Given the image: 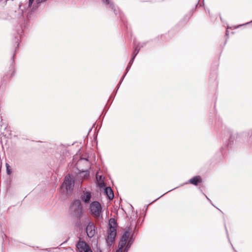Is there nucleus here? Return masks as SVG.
Segmentation results:
<instances>
[{
  "label": "nucleus",
  "instance_id": "20e7f679",
  "mask_svg": "<svg viewBox=\"0 0 252 252\" xmlns=\"http://www.w3.org/2000/svg\"><path fill=\"white\" fill-rule=\"evenodd\" d=\"M76 248L79 252H93L89 245L83 241H79L76 244Z\"/></svg>",
  "mask_w": 252,
  "mask_h": 252
},
{
  "label": "nucleus",
  "instance_id": "39448f33",
  "mask_svg": "<svg viewBox=\"0 0 252 252\" xmlns=\"http://www.w3.org/2000/svg\"><path fill=\"white\" fill-rule=\"evenodd\" d=\"M74 180L70 175L66 176L64 181L63 185V187H64L66 191L70 190L74 187Z\"/></svg>",
  "mask_w": 252,
  "mask_h": 252
},
{
  "label": "nucleus",
  "instance_id": "9b49d317",
  "mask_svg": "<svg viewBox=\"0 0 252 252\" xmlns=\"http://www.w3.org/2000/svg\"><path fill=\"white\" fill-rule=\"evenodd\" d=\"M6 170H7V174L8 175H10L12 172L11 169H10V167L8 163H6Z\"/></svg>",
  "mask_w": 252,
  "mask_h": 252
},
{
  "label": "nucleus",
  "instance_id": "f03ea898",
  "mask_svg": "<svg viewBox=\"0 0 252 252\" xmlns=\"http://www.w3.org/2000/svg\"><path fill=\"white\" fill-rule=\"evenodd\" d=\"M70 210L75 216H80L82 212V206L80 201L74 200L70 205Z\"/></svg>",
  "mask_w": 252,
  "mask_h": 252
},
{
  "label": "nucleus",
  "instance_id": "423d86ee",
  "mask_svg": "<svg viewBox=\"0 0 252 252\" xmlns=\"http://www.w3.org/2000/svg\"><path fill=\"white\" fill-rule=\"evenodd\" d=\"M116 234V226L110 225L107 230V240L112 242L115 238Z\"/></svg>",
  "mask_w": 252,
  "mask_h": 252
},
{
  "label": "nucleus",
  "instance_id": "aec40b11",
  "mask_svg": "<svg viewBox=\"0 0 252 252\" xmlns=\"http://www.w3.org/2000/svg\"><path fill=\"white\" fill-rule=\"evenodd\" d=\"M129 243H130V242H128V243L127 244H129ZM128 246H129V247H130V245H128Z\"/></svg>",
  "mask_w": 252,
  "mask_h": 252
},
{
  "label": "nucleus",
  "instance_id": "f257e3e1",
  "mask_svg": "<svg viewBox=\"0 0 252 252\" xmlns=\"http://www.w3.org/2000/svg\"><path fill=\"white\" fill-rule=\"evenodd\" d=\"M90 212L91 215L96 219L102 217V207L98 201L92 202L89 206Z\"/></svg>",
  "mask_w": 252,
  "mask_h": 252
},
{
  "label": "nucleus",
  "instance_id": "ddd939ff",
  "mask_svg": "<svg viewBox=\"0 0 252 252\" xmlns=\"http://www.w3.org/2000/svg\"><path fill=\"white\" fill-rule=\"evenodd\" d=\"M129 248V246H128V244H127L124 250V252H127Z\"/></svg>",
  "mask_w": 252,
  "mask_h": 252
},
{
  "label": "nucleus",
  "instance_id": "4468645a",
  "mask_svg": "<svg viewBox=\"0 0 252 252\" xmlns=\"http://www.w3.org/2000/svg\"><path fill=\"white\" fill-rule=\"evenodd\" d=\"M103 2H105L106 4H108L109 3V0H102Z\"/></svg>",
  "mask_w": 252,
  "mask_h": 252
},
{
  "label": "nucleus",
  "instance_id": "0eeeda50",
  "mask_svg": "<svg viewBox=\"0 0 252 252\" xmlns=\"http://www.w3.org/2000/svg\"><path fill=\"white\" fill-rule=\"evenodd\" d=\"M86 232L89 237H93L95 234V226L91 223H89L86 227Z\"/></svg>",
  "mask_w": 252,
  "mask_h": 252
},
{
  "label": "nucleus",
  "instance_id": "a211bd4d",
  "mask_svg": "<svg viewBox=\"0 0 252 252\" xmlns=\"http://www.w3.org/2000/svg\"><path fill=\"white\" fill-rule=\"evenodd\" d=\"M116 252H121L120 250H117Z\"/></svg>",
  "mask_w": 252,
  "mask_h": 252
},
{
  "label": "nucleus",
  "instance_id": "2eb2a0df",
  "mask_svg": "<svg viewBox=\"0 0 252 252\" xmlns=\"http://www.w3.org/2000/svg\"><path fill=\"white\" fill-rule=\"evenodd\" d=\"M96 178H97V179L99 178V180L100 181H102V177H101V176H98V175L97 174V175H96Z\"/></svg>",
  "mask_w": 252,
  "mask_h": 252
},
{
  "label": "nucleus",
  "instance_id": "f3484780",
  "mask_svg": "<svg viewBox=\"0 0 252 252\" xmlns=\"http://www.w3.org/2000/svg\"><path fill=\"white\" fill-rule=\"evenodd\" d=\"M86 174H87L88 176H89V173L87 171L86 172Z\"/></svg>",
  "mask_w": 252,
  "mask_h": 252
},
{
  "label": "nucleus",
  "instance_id": "6ab92c4d",
  "mask_svg": "<svg viewBox=\"0 0 252 252\" xmlns=\"http://www.w3.org/2000/svg\"><path fill=\"white\" fill-rule=\"evenodd\" d=\"M112 222V221L110 220V223H109L110 226V225H112L110 224V222Z\"/></svg>",
  "mask_w": 252,
  "mask_h": 252
},
{
  "label": "nucleus",
  "instance_id": "f8f14e48",
  "mask_svg": "<svg viewBox=\"0 0 252 252\" xmlns=\"http://www.w3.org/2000/svg\"><path fill=\"white\" fill-rule=\"evenodd\" d=\"M138 53V51H136V50L135 49L133 52V57L131 59V60L130 61V63L131 62H133L134 58L135 57V56H136V55L137 54V53Z\"/></svg>",
  "mask_w": 252,
  "mask_h": 252
},
{
  "label": "nucleus",
  "instance_id": "6e6552de",
  "mask_svg": "<svg viewBox=\"0 0 252 252\" xmlns=\"http://www.w3.org/2000/svg\"><path fill=\"white\" fill-rule=\"evenodd\" d=\"M92 195L89 191H84L81 195V199L85 203L90 202Z\"/></svg>",
  "mask_w": 252,
  "mask_h": 252
},
{
  "label": "nucleus",
  "instance_id": "9d476101",
  "mask_svg": "<svg viewBox=\"0 0 252 252\" xmlns=\"http://www.w3.org/2000/svg\"><path fill=\"white\" fill-rule=\"evenodd\" d=\"M105 194L110 200H112L114 198V193L110 187H106L105 189Z\"/></svg>",
  "mask_w": 252,
  "mask_h": 252
},
{
  "label": "nucleus",
  "instance_id": "dca6fc26",
  "mask_svg": "<svg viewBox=\"0 0 252 252\" xmlns=\"http://www.w3.org/2000/svg\"><path fill=\"white\" fill-rule=\"evenodd\" d=\"M34 0H29V6H31Z\"/></svg>",
  "mask_w": 252,
  "mask_h": 252
},
{
  "label": "nucleus",
  "instance_id": "1a4fd4ad",
  "mask_svg": "<svg viewBox=\"0 0 252 252\" xmlns=\"http://www.w3.org/2000/svg\"><path fill=\"white\" fill-rule=\"evenodd\" d=\"M202 182V179L199 176H197L193 177L189 180V182L195 186H197L198 183Z\"/></svg>",
  "mask_w": 252,
  "mask_h": 252
},
{
  "label": "nucleus",
  "instance_id": "7ed1b4c3",
  "mask_svg": "<svg viewBox=\"0 0 252 252\" xmlns=\"http://www.w3.org/2000/svg\"><path fill=\"white\" fill-rule=\"evenodd\" d=\"M130 230L129 228H126L119 244V249L121 252H123V248L126 246L127 240L129 237Z\"/></svg>",
  "mask_w": 252,
  "mask_h": 252
}]
</instances>
